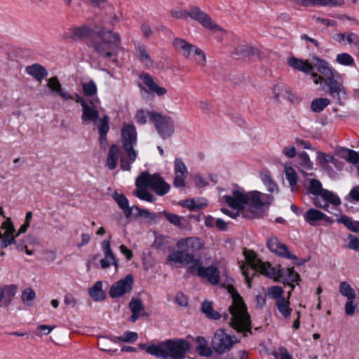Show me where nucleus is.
<instances>
[{
    "label": "nucleus",
    "instance_id": "1",
    "mask_svg": "<svg viewBox=\"0 0 359 359\" xmlns=\"http://www.w3.org/2000/svg\"><path fill=\"white\" fill-rule=\"evenodd\" d=\"M313 63L295 57L287 59V64L292 69L306 74H311L315 84L318 85L324 83L333 97H337L339 102L341 100L347 99V90L344 86L342 75L327 61L318 57H313Z\"/></svg>",
    "mask_w": 359,
    "mask_h": 359
},
{
    "label": "nucleus",
    "instance_id": "2",
    "mask_svg": "<svg viewBox=\"0 0 359 359\" xmlns=\"http://www.w3.org/2000/svg\"><path fill=\"white\" fill-rule=\"evenodd\" d=\"M225 203L233 209L232 211L222 208V212L231 218L241 215L245 218H254L262 215L264 208H268L273 198L270 194L258 191L246 192L244 190H233L231 194L223 196Z\"/></svg>",
    "mask_w": 359,
    "mask_h": 359
},
{
    "label": "nucleus",
    "instance_id": "3",
    "mask_svg": "<svg viewBox=\"0 0 359 359\" xmlns=\"http://www.w3.org/2000/svg\"><path fill=\"white\" fill-rule=\"evenodd\" d=\"M139 347L147 353L163 359H183L190 348L185 339H168L158 343L140 344Z\"/></svg>",
    "mask_w": 359,
    "mask_h": 359
},
{
    "label": "nucleus",
    "instance_id": "4",
    "mask_svg": "<svg viewBox=\"0 0 359 359\" xmlns=\"http://www.w3.org/2000/svg\"><path fill=\"white\" fill-rule=\"evenodd\" d=\"M228 292L231 294L233 300L229 308L231 315L229 323L238 333H243V336L245 337L247 332L251 333L252 329L250 316L247 306L242 297L233 286L228 287Z\"/></svg>",
    "mask_w": 359,
    "mask_h": 359
},
{
    "label": "nucleus",
    "instance_id": "5",
    "mask_svg": "<svg viewBox=\"0 0 359 359\" xmlns=\"http://www.w3.org/2000/svg\"><path fill=\"white\" fill-rule=\"evenodd\" d=\"M135 185L137 189L134 193L135 196L147 202H153L154 197L151 193L147 191L146 188H151L158 195L161 196L167 194L170 188V185L158 175H151L147 172H142L137 177Z\"/></svg>",
    "mask_w": 359,
    "mask_h": 359
},
{
    "label": "nucleus",
    "instance_id": "6",
    "mask_svg": "<svg viewBox=\"0 0 359 359\" xmlns=\"http://www.w3.org/2000/svg\"><path fill=\"white\" fill-rule=\"evenodd\" d=\"M121 42L118 33L102 29L92 39L91 46L100 55L109 58L115 55Z\"/></svg>",
    "mask_w": 359,
    "mask_h": 359
},
{
    "label": "nucleus",
    "instance_id": "7",
    "mask_svg": "<svg viewBox=\"0 0 359 359\" xmlns=\"http://www.w3.org/2000/svg\"><path fill=\"white\" fill-rule=\"evenodd\" d=\"M121 142L123 153L121 158V167L124 170H130L131 164L137 156V151L134 149L137 143V131L133 124L125 123L121 130Z\"/></svg>",
    "mask_w": 359,
    "mask_h": 359
},
{
    "label": "nucleus",
    "instance_id": "8",
    "mask_svg": "<svg viewBox=\"0 0 359 359\" xmlns=\"http://www.w3.org/2000/svg\"><path fill=\"white\" fill-rule=\"evenodd\" d=\"M243 255L246 265L243 264L241 268L249 287H251L250 276H254L255 273L259 272L265 276L273 275L271 264L258 259L254 251L245 249Z\"/></svg>",
    "mask_w": 359,
    "mask_h": 359
},
{
    "label": "nucleus",
    "instance_id": "9",
    "mask_svg": "<svg viewBox=\"0 0 359 359\" xmlns=\"http://www.w3.org/2000/svg\"><path fill=\"white\" fill-rule=\"evenodd\" d=\"M170 15L177 19H185L189 16L200 23L203 27L212 32L222 30V28L212 20L210 15L196 6L191 7L189 11L175 8L170 11Z\"/></svg>",
    "mask_w": 359,
    "mask_h": 359
},
{
    "label": "nucleus",
    "instance_id": "10",
    "mask_svg": "<svg viewBox=\"0 0 359 359\" xmlns=\"http://www.w3.org/2000/svg\"><path fill=\"white\" fill-rule=\"evenodd\" d=\"M309 191L316 196L313 198V204L328 212H330L329 204L336 207L341 203L340 198L334 193L323 189L320 182L317 180L310 181Z\"/></svg>",
    "mask_w": 359,
    "mask_h": 359
},
{
    "label": "nucleus",
    "instance_id": "11",
    "mask_svg": "<svg viewBox=\"0 0 359 359\" xmlns=\"http://www.w3.org/2000/svg\"><path fill=\"white\" fill-rule=\"evenodd\" d=\"M172 45L177 52L186 58H192L194 62L201 67L206 65V56L205 53L198 46L193 45L186 40L180 38H175Z\"/></svg>",
    "mask_w": 359,
    "mask_h": 359
},
{
    "label": "nucleus",
    "instance_id": "12",
    "mask_svg": "<svg viewBox=\"0 0 359 359\" xmlns=\"http://www.w3.org/2000/svg\"><path fill=\"white\" fill-rule=\"evenodd\" d=\"M240 342L239 339L228 333L224 329L216 330L211 341L212 348L218 355H224L231 351Z\"/></svg>",
    "mask_w": 359,
    "mask_h": 359
},
{
    "label": "nucleus",
    "instance_id": "13",
    "mask_svg": "<svg viewBox=\"0 0 359 359\" xmlns=\"http://www.w3.org/2000/svg\"><path fill=\"white\" fill-rule=\"evenodd\" d=\"M269 298L275 300V305L280 313L285 318L290 316L292 309L290 307V298L291 292H288L287 297L283 296L284 290L280 286H272L268 288Z\"/></svg>",
    "mask_w": 359,
    "mask_h": 359
},
{
    "label": "nucleus",
    "instance_id": "14",
    "mask_svg": "<svg viewBox=\"0 0 359 359\" xmlns=\"http://www.w3.org/2000/svg\"><path fill=\"white\" fill-rule=\"evenodd\" d=\"M189 269L191 273L197 274L202 279H205L212 285L219 283L220 272L215 266L204 267L200 259H196L194 265Z\"/></svg>",
    "mask_w": 359,
    "mask_h": 359
},
{
    "label": "nucleus",
    "instance_id": "15",
    "mask_svg": "<svg viewBox=\"0 0 359 359\" xmlns=\"http://www.w3.org/2000/svg\"><path fill=\"white\" fill-rule=\"evenodd\" d=\"M151 122L158 134L164 139L170 137L174 132V121L168 116L162 115L158 112L152 113Z\"/></svg>",
    "mask_w": 359,
    "mask_h": 359
},
{
    "label": "nucleus",
    "instance_id": "16",
    "mask_svg": "<svg viewBox=\"0 0 359 359\" xmlns=\"http://www.w3.org/2000/svg\"><path fill=\"white\" fill-rule=\"evenodd\" d=\"M271 269L273 271L272 276H266V277L273 278L276 281L283 283L284 285H292V283L300 281L299 274L294 270V268H280L276 269L271 266Z\"/></svg>",
    "mask_w": 359,
    "mask_h": 359
},
{
    "label": "nucleus",
    "instance_id": "17",
    "mask_svg": "<svg viewBox=\"0 0 359 359\" xmlns=\"http://www.w3.org/2000/svg\"><path fill=\"white\" fill-rule=\"evenodd\" d=\"M133 276L131 274L126 275L111 285L109 291L110 297L111 298H118L130 293L133 290Z\"/></svg>",
    "mask_w": 359,
    "mask_h": 359
},
{
    "label": "nucleus",
    "instance_id": "18",
    "mask_svg": "<svg viewBox=\"0 0 359 359\" xmlns=\"http://www.w3.org/2000/svg\"><path fill=\"white\" fill-rule=\"evenodd\" d=\"M196 259L194 255L178 249L169 254L166 263L172 267H182L188 264L192 266Z\"/></svg>",
    "mask_w": 359,
    "mask_h": 359
},
{
    "label": "nucleus",
    "instance_id": "19",
    "mask_svg": "<svg viewBox=\"0 0 359 359\" xmlns=\"http://www.w3.org/2000/svg\"><path fill=\"white\" fill-rule=\"evenodd\" d=\"M179 250L194 256V254L203 248V241L198 237L191 236L182 238L176 243Z\"/></svg>",
    "mask_w": 359,
    "mask_h": 359
},
{
    "label": "nucleus",
    "instance_id": "20",
    "mask_svg": "<svg viewBox=\"0 0 359 359\" xmlns=\"http://www.w3.org/2000/svg\"><path fill=\"white\" fill-rule=\"evenodd\" d=\"M14 233V225L11 218L6 217L0 227V246L1 248H6L14 242L16 237Z\"/></svg>",
    "mask_w": 359,
    "mask_h": 359
},
{
    "label": "nucleus",
    "instance_id": "21",
    "mask_svg": "<svg viewBox=\"0 0 359 359\" xmlns=\"http://www.w3.org/2000/svg\"><path fill=\"white\" fill-rule=\"evenodd\" d=\"M268 248L276 255L290 259L292 261L297 260V256L291 253L287 245L280 242L276 237H271L267 241Z\"/></svg>",
    "mask_w": 359,
    "mask_h": 359
},
{
    "label": "nucleus",
    "instance_id": "22",
    "mask_svg": "<svg viewBox=\"0 0 359 359\" xmlns=\"http://www.w3.org/2000/svg\"><path fill=\"white\" fill-rule=\"evenodd\" d=\"M102 248L104 253V258L100 259V266L103 269L109 268L110 266H114L115 270L118 269V261L116 258L113 251L111 248L110 241L105 240L102 243Z\"/></svg>",
    "mask_w": 359,
    "mask_h": 359
},
{
    "label": "nucleus",
    "instance_id": "23",
    "mask_svg": "<svg viewBox=\"0 0 359 359\" xmlns=\"http://www.w3.org/2000/svg\"><path fill=\"white\" fill-rule=\"evenodd\" d=\"M140 79L144 87L142 89L149 93H155L158 96H163L168 92L167 89L156 83L152 78L147 74L140 75Z\"/></svg>",
    "mask_w": 359,
    "mask_h": 359
},
{
    "label": "nucleus",
    "instance_id": "24",
    "mask_svg": "<svg viewBox=\"0 0 359 359\" xmlns=\"http://www.w3.org/2000/svg\"><path fill=\"white\" fill-rule=\"evenodd\" d=\"M174 185L177 187H184V181L188 175L187 168L180 158H176L174 162Z\"/></svg>",
    "mask_w": 359,
    "mask_h": 359
},
{
    "label": "nucleus",
    "instance_id": "25",
    "mask_svg": "<svg viewBox=\"0 0 359 359\" xmlns=\"http://www.w3.org/2000/svg\"><path fill=\"white\" fill-rule=\"evenodd\" d=\"M304 220L311 226H316L320 221L332 224L333 220L325 214L316 209H309L304 215Z\"/></svg>",
    "mask_w": 359,
    "mask_h": 359
},
{
    "label": "nucleus",
    "instance_id": "26",
    "mask_svg": "<svg viewBox=\"0 0 359 359\" xmlns=\"http://www.w3.org/2000/svg\"><path fill=\"white\" fill-rule=\"evenodd\" d=\"M100 101L97 97H93V102L87 104L82 108L83 121H91L95 123L99 118V112L96 109V104H100Z\"/></svg>",
    "mask_w": 359,
    "mask_h": 359
},
{
    "label": "nucleus",
    "instance_id": "27",
    "mask_svg": "<svg viewBox=\"0 0 359 359\" xmlns=\"http://www.w3.org/2000/svg\"><path fill=\"white\" fill-rule=\"evenodd\" d=\"M113 198L118 204V207L123 210V214L126 218L132 217L133 211L137 212L139 207L137 205L129 206V201L128 198L122 194L115 192L113 195Z\"/></svg>",
    "mask_w": 359,
    "mask_h": 359
},
{
    "label": "nucleus",
    "instance_id": "28",
    "mask_svg": "<svg viewBox=\"0 0 359 359\" xmlns=\"http://www.w3.org/2000/svg\"><path fill=\"white\" fill-rule=\"evenodd\" d=\"M332 39L341 44L359 46V35L354 32H338L332 36Z\"/></svg>",
    "mask_w": 359,
    "mask_h": 359
},
{
    "label": "nucleus",
    "instance_id": "29",
    "mask_svg": "<svg viewBox=\"0 0 359 359\" xmlns=\"http://www.w3.org/2000/svg\"><path fill=\"white\" fill-rule=\"evenodd\" d=\"M47 86L52 93H55L65 100H73V96L65 91L62 85L56 76L50 77L48 80Z\"/></svg>",
    "mask_w": 359,
    "mask_h": 359
},
{
    "label": "nucleus",
    "instance_id": "30",
    "mask_svg": "<svg viewBox=\"0 0 359 359\" xmlns=\"http://www.w3.org/2000/svg\"><path fill=\"white\" fill-rule=\"evenodd\" d=\"M25 72L39 82H41L48 75L46 68L39 63L27 66Z\"/></svg>",
    "mask_w": 359,
    "mask_h": 359
},
{
    "label": "nucleus",
    "instance_id": "31",
    "mask_svg": "<svg viewBox=\"0 0 359 359\" xmlns=\"http://www.w3.org/2000/svg\"><path fill=\"white\" fill-rule=\"evenodd\" d=\"M18 287L14 284L5 285L0 287V298L4 305H8L13 301Z\"/></svg>",
    "mask_w": 359,
    "mask_h": 359
},
{
    "label": "nucleus",
    "instance_id": "32",
    "mask_svg": "<svg viewBox=\"0 0 359 359\" xmlns=\"http://www.w3.org/2000/svg\"><path fill=\"white\" fill-rule=\"evenodd\" d=\"M123 153V150L121 151L116 145H112L109 148L107 158V165L109 169L114 170L116 168L118 160L121 158Z\"/></svg>",
    "mask_w": 359,
    "mask_h": 359
},
{
    "label": "nucleus",
    "instance_id": "33",
    "mask_svg": "<svg viewBox=\"0 0 359 359\" xmlns=\"http://www.w3.org/2000/svg\"><path fill=\"white\" fill-rule=\"evenodd\" d=\"M135 55L140 62L147 69H150L154 66V61L151 59L146 47L143 45H139L135 50Z\"/></svg>",
    "mask_w": 359,
    "mask_h": 359
},
{
    "label": "nucleus",
    "instance_id": "34",
    "mask_svg": "<svg viewBox=\"0 0 359 359\" xmlns=\"http://www.w3.org/2000/svg\"><path fill=\"white\" fill-rule=\"evenodd\" d=\"M129 308L132 312L130 320L133 323L144 315V308L140 299H133L129 304Z\"/></svg>",
    "mask_w": 359,
    "mask_h": 359
},
{
    "label": "nucleus",
    "instance_id": "35",
    "mask_svg": "<svg viewBox=\"0 0 359 359\" xmlns=\"http://www.w3.org/2000/svg\"><path fill=\"white\" fill-rule=\"evenodd\" d=\"M260 178L267 190L271 194H277L278 187L276 182L272 179L271 175L268 170H262L260 172Z\"/></svg>",
    "mask_w": 359,
    "mask_h": 359
},
{
    "label": "nucleus",
    "instance_id": "36",
    "mask_svg": "<svg viewBox=\"0 0 359 359\" xmlns=\"http://www.w3.org/2000/svg\"><path fill=\"white\" fill-rule=\"evenodd\" d=\"M88 293L90 297L96 302L102 301L106 298L105 292L102 290V281H97L89 288Z\"/></svg>",
    "mask_w": 359,
    "mask_h": 359
},
{
    "label": "nucleus",
    "instance_id": "37",
    "mask_svg": "<svg viewBox=\"0 0 359 359\" xmlns=\"http://www.w3.org/2000/svg\"><path fill=\"white\" fill-rule=\"evenodd\" d=\"M284 172L292 190H294L298 181V176L295 170L289 164H285Z\"/></svg>",
    "mask_w": 359,
    "mask_h": 359
},
{
    "label": "nucleus",
    "instance_id": "38",
    "mask_svg": "<svg viewBox=\"0 0 359 359\" xmlns=\"http://www.w3.org/2000/svg\"><path fill=\"white\" fill-rule=\"evenodd\" d=\"M335 61L337 64L346 67H354V58L348 53H341L336 55Z\"/></svg>",
    "mask_w": 359,
    "mask_h": 359
},
{
    "label": "nucleus",
    "instance_id": "39",
    "mask_svg": "<svg viewBox=\"0 0 359 359\" xmlns=\"http://www.w3.org/2000/svg\"><path fill=\"white\" fill-rule=\"evenodd\" d=\"M70 37L81 39L91 35L92 29L86 26L76 27L70 29Z\"/></svg>",
    "mask_w": 359,
    "mask_h": 359
},
{
    "label": "nucleus",
    "instance_id": "40",
    "mask_svg": "<svg viewBox=\"0 0 359 359\" xmlns=\"http://www.w3.org/2000/svg\"><path fill=\"white\" fill-rule=\"evenodd\" d=\"M299 165L302 172L311 170L313 168V163L311 161L308 154L303 151L299 154Z\"/></svg>",
    "mask_w": 359,
    "mask_h": 359
},
{
    "label": "nucleus",
    "instance_id": "41",
    "mask_svg": "<svg viewBox=\"0 0 359 359\" xmlns=\"http://www.w3.org/2000/svg\"><path fill=\"white\" fill-rule=\"evenodd\" d=\"M330 103L327 98L319 97L314 99L311 104V109L313 111L320 112Z\"/></svg>",
    "mask_w": 359,
    "mask_h": 359
},
{
    "label": "nucleus",
    "instance_id": "42",
    "mask_svg": "<svg viewBox=\"0 0 359 359\" xmlns=\"http://www.w3.org/2000/svg\"><path fill=\"white\" fill-rule=\"evenodd\" d=\"M339 292L341 295L346 297L348 299H355L356 297L354 289L347 282L344 281L340 283Z\"/></svg>",
    "mask_w": 359,
    "mask_h": 359
},
{
    "label": "nucleus",
    "instance_id": "43",
    "mask_svg": "<svg viewBox=\"0 0 359 359\" xmlns=\"http://www.w3.org/2000/svg\"><path fill=\"white\" fill-rule=\"evenodd\" d=\"M152 113H156V111L144 110L143 109H140L137 110V111L135 114V119L138 124L144 125L147 123L148 118L151 121V114Z\"/></svg>",
    "mask_w": 359,
    "mask_h": 359
},
{
    "label": "nucleus",
    "instance_id": "44",
    "mask_svg": "<svg viewBox=\"0 0 359 359\" xmlns=\"http://www.w3.org/2000/svg\"><path fill=\"white\" fill-rule=\"evenodd\" d=\"M339 223L344 224L348 229L352 231H357L359 230V222L352 219L346 215H342L337 219Z\"/></svg>",
    "mask_w": 359,
    "mask_h": 359
},
{
    "label": "nucleus",
    "instance_id": "45",
    "mask_svg": "<svg viewBox=\"0 0 359 359\" xmlns=\"http://www.w3.org/2000/svg\"><path fill=\"white\" fill-rule=\"evenodd\" d=\"M317 160L322 167H325L329 163L336 164L337 163V160L332 154H327L322 151L317 152Z\"/></svg>",
    "mask_w": 359,
    "mask_h": 359
},
{
    "label": "nucleus",
    "instance_id": "46",
    "mask_svg": "<svg viewBox=\"0 0 359 359\" xmlns=\"http://www.w3.org/2000/svg\"><path fill=\"white\" fill-rule=\"evenodd\" d=\"M82 90L86 96L94 97L97 95V88L93 81L82 83Z\"/></svg>",
    "mask_w": 359,
    "mask_h": 359
},
{
    "label": "nucleus",
    "instance_id": "47",
    "mask_svg": "<svg viewBox=\"0 0 359 359\" xmlns=\"http://www.w3.org/2000/svg\"><path fill=\"white\" fill-rule=\"evenodd\" d=\"M342 157L349 163L356 164L359 163V153L351 149H344L341 154Z\"/></svg>",
    "mask_w": 359,
    "mask_h": 359
},
{
    "label": "nucleus",
    "instance_id": "48",
    "mask_svg": "<svg viewBox=\"0 0 359 359\" xmlns=\"http://www.w3.org/2000/svg\"><path fill=\"white\" fill-rule=\"evenodd\" d=\"M202 311L208 318L218 319L220 317L219 313L213 309L212 304L209 302H204L203 303Z\"/></svg>",
    "mask_w": 359,
    "mask_h": 359
},
{
    "label": "nucleus",
    "instance_id": "49",
    "mask_svg": "<svg viewBox=\"0 0 359 359\" xmlns=\"http://www.w3.org/2000/svg\"><path fill=\"white\" fill-rule=\"evenodd\" d=\"M163 214L164 217L166 218V219L169 221L170 223L178 227H182V222L184 219L182 217L172 214L168 211H163Z\"/></svg>",
    "mask_w": 359,
    "mask_h": 359
},
{
    "label": "nucleus",
    "instance_id": "50",
    "mask_svg": "<svg viewBox=\"0 0 359 359\" xmlns=\"http://www.w3.org/2000/svg\"><path fill=\"white\" fill-rule=\"evenodd\" d=\"M36 294L34 291L30 288H26L24 290L21 294V299L23 303L29 304L30 302L35 299Z\"/></svg>",
    "mask_w": 359,
    "mask_h": 359
},
{
    "label": "nucleus",
    "instance_id": "51",
    "mask_svg": "<svg viewBox=\"0 0 359 359\" xmlns=\"http://www.w3.org/2000/svg\"><path fill=\"white\" fill-rule=\"evenodd\" d=\"M99 131L102 138L104 136H105L107 132L109 131V126L107 116H105L103 119L100 120Z\"/></svg>",
    "mask_w": 359,
    "mask_h": 359
},
{
    "label": "nucleus",
    "instance_id": "52",
    "mask_svg": "<svg viewBox=\"0 0 359 359\" xmlns=\"http://www.w3.org/2000/svg\"><path fill=\"white\" fill-rule=\"evenodd\" d=\"M359 4V0H334L333 7H342L345 5H357Z\"/></svg>",
    "mask_w": 359,
    "mask_h": 359
},
{
    "label": "nucleus",
    "instance_id": "53",
    "mask_svg": "<svg viewBox=\"0 0 359 359\" xmlns=\"http://www.w3.org/2000/svg\"><path fill=\"white\" fill-rule=\"evenodd\" d=\"M64 303L72 308H74L77 304L76 298L71 293H67L65 295Z\"/></svg>",
    "mask_w": 359,
    "mask_h": 359
},
{
    "label": "nucleus",
    "instance_id": "54",
    "mask_svg": "<svg viewBox=\"0 0 359 359\" xmlns=\"http://www.w3.org/2000/svg\"><path fill=\"white\" fill-rule=\"evenodd\" d=\"M247 355L248 353L246 351L240 350L228 355L226 359H246Z\"/></svg>",
    "mask_w": 359,
    "mask_h": 359
},
{
    "label": "nucleus",
    "instance_id": "55",
    "mask_svg": "<svg viewBox=\"0 0 359 359\" xmlns=\"http://www.w3.org/2000/svg\"><path fill=\"white\" fill-rule=\"evenodd\" d=\"M196 351L200 355L205 357L210 356L214 351L212 347L208 346V344L202 347H196Z\"/></svg>",
    "mask_w": 359,
    "mask_h": 359
},
{
    "label": "nucleus",
    "instance_id": "56",
    "mask_svg": "<svg viewBox=\"0 0 359 359\" xmlns=\"http://www.w3.org/2000/svg\"><path fill=\"white\" fill-rule=\"evenodd\" d=\"M108 341V339L106 337H101L98 339L97 346L100 350L105 352H109V353H115L117 349L116 350H111L110 348H108L106 343Z\"/></svg>",
    "mask_w": 359,
    "mask_h": 359
},
{
    "label": "nucleus",
    "instance_id": "57",
    "mask_svg": "<svg viewBox=\"0 0 359 359\" xmlns=\"http://www.w3.org/2000/svg\"><path fill=\"white\" fill-rule=\"evenodd\" d=\"M137 334L135 332H128L122 336V341L133 343L137 339Z\"/></svg>",
    "mask_w": 359,
    "mask_h": 359
},
{
    "label": "nucleus",
    "instance_id": "58",
    "mask_svg": "<svg viewBox=\"0 0 359 359\" xmlns=\"http://www.w3.org/2000/svg\"><path fill=\"white\" fill-rule=\"evenodd\" d=\"M353 300L348 299L345 304V312L348 316H351L355 313L356 306L354 304Z\"/></svg>",
    "mask_w": 359,
    "mask_h": 359
},
{
    "label": "nucleus",
    "instance_id": "59",
    "mask_svg": "<svg viewBox=\"0 0 359 359\" xmlns=\"http://www.w3.org/2000/svg\"><path fill=\"white\" fill-rule=\"evenodd\" d=\"M284 93L283 95V98L287 99L291 102H294L296 100V96L292 93L290 87L283 85Z\"/></svg>",
    "mask_w": 359,
    "mask_h": 359
},
{
    "label": "nucleus",
    "instance_id": "60",
    "mask_svg": "<svg viewBox=\"0 0 359 359\" xmlns=\"http://www.w3.org/2000/svg\"><path fill=\"white\" fill-rule=\"evenodd\" d=\"M283 84H278L274 86L273 89V93L276 100H279L283 98V93H284Z\"/></svg>",
    "mask_w": 359,
    "mask_h": 359
},
{
    "label": "nucleus",
    "instance_id": "61",
    "mask_svg": "<svg viewBox=\"0 0 359 359\" xmlns=\"http://www.w3.org/2000/svg\"><path fill=\"white\" fill-rule=\"evenodd\" d=\"M349 239L348 248L359 251V239L354 236H350Z\"/></svg>",
    "mask_w": 359,
    "mask_h": 359
},
{
    "label": "nucleus",
    "instance_id": "62",
    "mask_svg": "<svg viewBox=\"0 0 359 359\" xmlns=\"http://www.w3.org/2000/svg\"><path fill=\"white\" fill-rule=\"evenodd\" d=\"M133 215L132 217H148V218H151V219H154V216L150 213L148 210H142V209H140L139 208V210L137 211V212H136V211H133Z\"/></svg>",
    "mask_w": 359,
    "mask_h": 359
},
{
    "label": "nucleus",
    "instance_id": "63",
    "mask_svg": "<svg viewBox=\"0 0 359 359\" xmlns=\"http://www.w3.org/2000/svg\"><path fill=\"white\" fill-rule=\"evenodd\" d=\"M175 301L181 306H186L188 304L187 298L182 293L176 294Z\"/></svg>",
    "mask_w": 359,
    "mask_h": 359
},
{
    "label": "nucleus",
    "instance_id": "64",
    "mask_svg": "<svg viewBox=\"0 0 359 359\" xmlns=\"http://www.w3.org/2000/svg\"><path fill=\"white\" fill-rule=\"evenodd\" d=\"M119 248L121 252L126 257L127 260H130L133 258V252L130 249H128L126 245H121Z\"/></svg>",
    "mask_w": 359,
    "mask_h": 359
}]
</instances>
